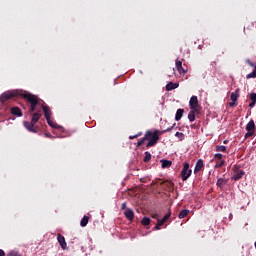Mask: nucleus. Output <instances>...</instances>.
Segmentation results:
<instances>
[{"label": "nucleus", "mask_w": 256, "mask_h": 256, "mask_svg": "<svg viewBox=\"0 0 256 256\" xmlns=\"http://www.w3.org/2000/svg\"><path fill=\"white\" fill-rule=\"evenodd\" d=\"M20 97L25 99L27 103H30L29 113H34L37 111L38 105L41 107V102H39V97H37V95H34L28 91L20 90Z\"/></svg>", "instance_id": "nucleus-1"}, {"label": "nucleus", "mask_w": 256, "mask_h": 256, "mask_svg": "<svg viewBox=\"0 0 256 256\" xmlns=\"http://www.w3.org/2000/svg\"><path fill=\"white\" fill-rule=\"evenodd\" d=\"M30 113L32 115L31 121H24L23 125L28 131H30V133H38L39 127L35 125H37V122L39 121V119H41L43 114L41 110H37L36 112Z\"/></svg>", "instance_id": "nucleus-2"}, {"label": "nucleus", "mask_w": 256, "mask_h": 256, "mask_svg": "<svg viewBox=\"0 0 256 256\" xmlns=\"http://www.w3.org/2000/svg\"><path fill=\"white\" fill-rule=\"evenodd\" d=\"M21 96V90H8L1 94L0 103H7L10 99Z\"/></svg>", "instance_id": "nucleus-3"}, {"label": "nucleus", "mask_w": 256, "mask_h": 256, "mask_svg": "<svg viewBox=\"0 0 256 256\" xmlns=\"http://www.w3.org/2000/svg\"><path fill=\"white\" fill-rule=\"evenodd\" d=\"M148 141L149 142L146 144L147 149L155 147V145H157V141H159V131L155 130L154 132H151V137Z\"/></svg>", "instance_id": "nucleus-4"}, {"label": "nucleus", "mask_w": 256, "mask_h": 256, "mask_svg": "<svg viewBox=\"0 0 256 256\" xmlns=\"http://www.w3.org/2000/svg\"><path fill=\"white\" fill-rule=\"evenodd\" d=\"M247 133L244 135L245 139H249V137H253L255 135V121L250 120L246 125Z\"/></svg>", "instance_id": "nucleus-5"}, {"label": "nucleus", "mask_w": 256, "mask_h": 256, "mask_svg": "<svg viewBox=\"0 0 256 256\" xmlns=\"http://www.w3.org/2000/svg\"><path fill=\"white\" fill-rule=\"evenodd\" d=\"M191 173H193V171L189 169V163L185 162L180 174L182 181H187L188 178L191 177Z\"/></svg>", "instance_id": "nucleus-6"}, {"label": "nucleus", "mask_w": 256, "mask_h": 256, "mask_svg": "<svg viewBox=\"0 0 256 256\" xmlns=\"http://www.w3.org/2000/svg\"><path fill=\"white\" fill-rule=\"evenodd\" d=\"M189 106L191 110H197L199 107V99L197 96H192L189 101Z\"/></svg>", "instance_id": "nucleus-7"}, {"label": "nucleus", "mask_w": 256, "mask_h": 256, "mask_svg": "<svg viewBox=\"0 0 256 256\" xmlns=\"http://www.w3.org/2000/svg\"><path fill=\"white\" fill-rule=\"evenodd\" d=\"M57 241L61 247V249H63V251H66L67 249V242L65 241V236L58 234L57 235Z\"/></svg>", "instance_id": "nucleus-8"}, {"label": "nucleus", "mask_w": 256, "mask_h": 256, "mask_svg": "<svg viewBox=\"0 0 256 256\" xmlns=\"http://www.w3.org/2000/svg\"><path fill=\"white\" fill-rule=\"evenodd\" d=\"M176 69L180 75H185V73H187V70L183 68V62L179 59L176 60Z\"/></svg>", "instance_id": "nucleus-9"}, {"label": "nucleus", "mask_w": 256, "mask_h": 256, "mask_svg": "<svg viewBox=\"0 0 256 256\" xmlns=\"http://www.w3.org/2000/svg\"><path fill=\"white\" fill-rule=\"evenodd\" d=\"M243 175H245V171L237 169L234 171L232 179H234V181H239V179H243Z\"/></svg>", "instance_id": "nucleus-10"}, {"label": "nucleus", "mask_w": 256, "mask_h": 256, "mask_svg": "<svg viewBox=\"0 0 256 256\" xmlns=\"http://www.w3.org/2000/svg\"><path fill=\"white\" fill-rule=\"evenodd\" d=\"M171 217V209H169L168 213L162 218V219H158L157 224L162 227V225H165V223H167V221H169V218Z\"/></svg>", "instance_id": "nucleus-11"}, {"label": "nucleus", "mask_w": 256, "mask_h": 256, "mask_svg": "<svg viewBox=\"0 0 256 256\" xmlns=\"http://www.w3.org/2000/svg\"><path fill=\"white\" fill-rule=\"evenodd\" d=\"M124 215L128 221H133L135 219V212L131 208H127L126 211H124Z\"/></svg>", "instance_id": "nucleus-12"}, {"label": "nucleus", "mask_w": 256, "mask_h": 256, "mask_svg": "<svg viewBox=\"0 0 256 256\" xmlns=\"http://www.w3.org/2000/svg\"><path fill=\"white\" fill-rule=\"evenodd\" d=\"M10 112L12 115H15L16 117H23V112H21V108L20 107H12L10 109Z\"/></svg>", "instance_id": "nucleus-13"}, {"label": "nucleus", "mask_w": 256, "mask_h": 256, "mask_svg": "<svg viewBox=\"0 0 256 256\" xmlns=\"http://www.w3.org/2000/svg\"><path fill=\"white\" fill-rule=\"evenodd\" d=\"M149 139H151V131L148 130L145 136L140 141H138L137 147H141V145H143L145 141H149Z\"/></svg>", "instance_id": "nucleus-14"}, {"label": "nucleus", "mask_w": 256, "mask_h": 256, "mask_svg": "<svg viewBox=\"0 0 256 256\" xmlns=\"http://www.w3.org/2000/svg\"><path fill=\"white\" fill-rule=\"evenodd\" d=\"M40 107L43 109L45 119L49 120V118H51V110H49V107L43 104H40Z\"/></svg>", "instance_id": "nucleus-15"}, {"label": "nucleus", "mask_w": 256, "mask_h": 256, "mask_svg": "<svg viewBox=\"0 0 256 256\" xmlns=\"http://www.w3.org/2000/svg\"><path fill=\"white\" fill-rule=\"evenodd\" d=\"M203 167H204L203 160L199 159V160L196 162V166H195V169H194V173H199V171H201V169H203Z\"/></svg>", "instance_id": "nucleus-16"}, {"label": "nucleus", "mask_w": 256, "mask_h": 256, "mask_svg": "<svg viewBox=\"0 0 256 256\" xmlns=\"http://www.w3.org/2000/svg\"><path fill=\"white\" fill-rule=\"evenodd\" d=\"M178 87H179V83L169 82L166 85V91H173V89H177Z\"/></svg>", "instance_id": "nucleus-17"}, {"label": "nucleus", "mask_w": 256, "mask_h": 256, "mask_svg": "<svg viewBox=\"0 0 256 256\" xmlns=\"http://www.w3.org/2000/svg\"><path fill=\"white\" fill-rule=\"evenodd\" d=\"M216 185H217V187H219L220 189H223V187H225V185H227V179L218 178Z\"/></svg>", "instance_id": "nucleus-18"}, {"label": "nucleus", "mask_w": 256, "mask_h": 256, "mask_svg": "<svg viewBox=\"0 0 256 256\" xmlns=\"http://www.w3.org/2000/svg\"><path fill=\"white\" fill-rule=\"evenodd\" d=\"M183 113H185L184 109L179 108L176 112L175 115V121H181L182 117H183Z\"/></svg>", "instance_id": "nucleus-19"}, {"label": "nucleus", "mask_w": 256, "mask_h": 256, "mask_svg": "<svg viewBox=\"0 0 256 256\" xmlns=\"http://www.w3.org/2000/svg\"><path fill=\"white\" fill-rule=\"evenodd\" d=\"M251 103L249 104V107H255V104H256V93L255 92H252L250 94V97H249Z\"/></svg>", "instance_id": "nucleus-20"}, {"label": "nucleus", "mask_w": 256, "mask_h": 256, "mask_svg": "<svg viewBox=\"0 0 256 256\" xmlns=\"http://www.w3.org/2000/svg\"><path fill=\"white\" fill-rule=\"evenodd\" d=\"M239 89H236L235 92H232L230 95L231 101L237 102V99H239Z\"/></svg>", "instance_id": "nucleus-21"}, {"label": "nucleus", "mask_w": 256, "mask_h": 256, "mask_svg": "<svg viewBox=\"0 0 256 256\" xmlns=\"http://www.w3.org/2000/svg\"><path fill=\"white\" fill-rule=\"evenodd\" d=\"M162 163V169H168V167H171L173 165V162L170 160H161Z\"/></svg>", "instance_id": "nucleus-22"}, {"label": "nucleus", "mask_w": 256, "mask_h": 256, "mask_svg": "<svg viewBox=\"0 0 256 256\" xmlns=\"http://www.w3.org/2000/svg\"><path fill=\"white\" fill-rule=\"evenodd\" d=\"M187 215H189V210L184 209V210H182V211L178 214V217H179V219H185V217H187Z\"/></svg>", "instance_id": "nucleus-23"}, {"label": "nucleus", "mask_w": 256, "mask_h": 256, "mask_svg": "<svg viewBox=\"0 0 256 256\" xmlns=\"http://www.w3.org/2000/svg\"><path fill=\"white\" fill-rule=\"evenodd\" d=\"M89 223V217L88 216H84L81 221H80V225L81 227H87V224Z\"/></svg>", "instance_id": "nucleus-24"}, {"label": "nucleus", "mask_w": 256, "mask_h": 256, "mask_svg": "<svg viewBox=\"0 0 256 256\" xmlns=\"http://www.w3.org/2000/svg\"><path fill=\"white\" fill-rule=\"evenodd\" d=\"M195 111H197V110H190V112L188 114V119H189L190 123H193V121H195Z\"/></svg>", "instance_id": "nucleus-25"}, {"label": "nucleus", "mask_w": 256, "mask_h": 256, "mask_svg": "<svg viewBox=\"0 0 256 256\" xmlns=\"http://www.w3.org/2000/svg\"><path fill=\"white\" fill-rule=\"evenodd\" d=\"M246 79H256V64L254 70L251 73L247 74Z\"/></svg>", "instance_id": "nucleus-26"}, {"label": "nucleus", "mask_w": 256, "mask_h": 256, "mask_svg": "<svg viewBox=\"0 0 256 256\" xmlns=\"http://www.w3.org/2000/svg\"><path fill=\"white\" fill-rule=\"evenodd\" d=\"M141 223H142V225H144V227H147V225H150V224H151V218H149V217H144V218L141 220Z\"/></svg>", "instance_id": "nucleus-27"}, {"label": "nucleus", "mask_w": 256, "mask_h": 256, "mask_svg": "<svg viewBox=\"0 0 256 256\" xmlns=\"http://www.w3.org/2000/svg\"><path fill=\"white\" fill-rule=\"evenodd\" d=\"M223 165H225V160H216L215 169H220Z\"/></svg>", "instance_id": "nucleus-28"}, {"label": "nucleus", "mask_w": 256, "mask_h": 256, "mask_svg": "<svg viewBox=\"0 0 256 256\" xmlns=\"http://www.w3.org/2000/svg\"><path fill=\"white\" fill-rule=\"evenodd\" d=\"M143 161L144 163H149V161H151V154L149 152H145Z\"/></svg>", "instance_id": "nucleus-29"}, {"label": "nucleus", "mask_w": 256, "mask_h": 256, "mask_svg": "<svg viewBox=\"0 0 256 256\" xmlns=\"http://www.w3.org/2000/svg\"><path fill=\"white\" fill-rule=\"evenodd\" d=\"M175 137L180 139V141H183V139H185V134H183V132H176Z\"/></svg>", "instance_id": "nucleus-30"}, {"label": "nucleus", "mask_w": 256, "mask_h": 256, "mask_svg": "<svg viewBox=\"0 0 256 256\" xmlns=\"http://www.w3.org/2000/svg\"><path fill=\"white\" fill-rule=\"evenodd\" d=\"M216 151L225 153V151H227V146H216Z\"/></svg>", "instance_id": "nucleus-31"}, {"label": "nucleus", "mask_w": 256, "mask_h": 256, "mask_svg": "<svg viewBox=\"0 0 256 256\" xmlns=\"http://www.w3.org/2000/svg\"><path fill=\"white\" fill-rule=\"evenodd\" d=\"M214 159H217V161L223 160V154H221V153L215 154V155H214Z\"/></svg>", "instance_id": "nucleus-32"}, {"label": "nucleus", "mask_w": 256, "mask_h": 256, "mask_svg": "<svg viewBox=\"0 0 256 256\" xmlns=\"http://www.w3.org/2000/svg\"><path fill=\"white\" fill-rule=\"evenodd\" d=\"M175 125L176 124L174 123L171 127L167 128L166 130H163L162 133H169V132L173 131V128L175 127Z\"/></svg>", "instance_id": "nucleus-33"}, {"label": "nucleus", "mask_w": 256, "mask_h": 256, "mask_svg": "<svg viewBox=\"0 0 256 256\" xmlns=\"http://www.w3.org/2000/svg\"><path fill=\"white\" fill-rule=\"evenodd\" d=\"M46 121H47V123H48V125H49L50 127L55 128V124H54L53 121L51 120V117H50L49 119H46Z\"/></svg>", "instance_id": "nucleus-34"}, {"label": "nucleus", "mask_w": 256, "mask_h": 256, "mask_svg": "<svg viewBox=\"0 0 256 256\" xmlns=\"http://www.w3.org/2000/svg\"><path fill=\"white\" fill-rule=\"evenodd\" d=\"M8 256H21V254L17 251H11Z\"/></svg>", "instance_id": "nucleus-35"}, {"label": "nucleus", "mask_w": 256, "mask_h": 256, "mask_svg": "<svg viewBox=\"0 0 256 256\" xmlns=\"http://www.w3.org/2000/svg\"><path fill=\"white\" fill-rule=\"evenodd\" d=\"M121 209H122V211H126V209H127V202H123L122 203Z\"/></svg>", "instance_id": "nucleus-36"}, {"label": "nucleus", "mask_w": 256, "mask_h": 256, "mask_svg": "<svg viewBox=\"0 0 256 256\" xmlns=\"http://www.w3.org/2000/svg\"><path fill=\"white\" fill-rule=\"evenodd\" d=\"M152 219H156V221H158L159 214H157V213L152 214Z\"/></svg>", "instance_id": "nucleus-37"}, {"label": "nucleus", "mask_w": 256, "mask_h": 256, "mask_svg": "<svg viewBox=\"0 0 256 256\" xmlns=\"http://www.w3.org/2000/svg\"><path fill=\"white\" fill-rule=\"evenodd\" d=\"M236 105H237V103L235 101L229 102L230 107H235Z\"/></svg>", "instance_id": "nucleus-38"}, {"label": "nucleus", "mask_w": 256, "mask_h": 256, "mask_svg": "<svg viewBox=\"0 0 256 256\" xmlns=\"http://www.w3.org/2000/svg\"><path fill=\"white\" fill-rule=\"evenodd\" d=\"M159 229H161V226L156 224V226L154 227V231H159Z\"/></svg>", "instance_id": "nucleus-39"}, {"label": "nucleus", "mask_w": 256, "mask_h": 256, "mask_svg": "<svg viewBox=\"0 0 256 256\" xmlns=\"http://www.w3.org/2000/svg\"><path fill=\"white\" fill-rule=\"evenodd\" d=\"M129 139H130V140L137 139V134H136V135H133V136H129Z\"/></svg>", "instance_id": "nucleus-40"}, {"label": "nucleus", "mask_w": 256, "mask_h": 256, "mask_svg": "<svg viewBox=\"0 0 256 256\" xmlns=\"http://www.w3.org/2000/svg\"><path fill=\"white\" fill-rule=\"evenodd\" d=\"M0 256H5V251H3L2 249H0Z\"/></svg>", "instance_id": "nucleus-41"}, {"label": "nucleus", "mask_w": 256, "mask_h": 256, "mask_svg": "<svg viewBox=\"0 0 256 256\" xmlns=\"http://www.w3.org/2000/svg\"><path fill=\"white\" fill-rule=\"evenodd\" d=\"M142 135H143V133L139 132L138 134H136V137L138 138V137H141Z\"/></svg>", "instance_id": "nucleus-42"}, {"label": "nucleus", "mask_w": 256, "mask_h": 256, "mask_svg": "<svg viewBox=\"0 0 256 256\" xmlns=\"http://www.w3.org/2000/svg\"><path fill=\"white\" fill-rule=\"evenodd\" d=\"M248 63H249V65H250L251 67L254 66V65H253V62L249 61Z\"/></svg>", "instance_id": "nucleus-43"}, {"label": "nucleus", "mask_w": 256, "mask_h": 256, "mask_svg": "<svg viewBox=\"0 0 256 256\" xmlns=\"http://www.w3.org/2000/svg\"><path fill=\"white\" fill-rule=\"evenodd\" d=\"M232 217H233V214H230V217H229V218L232 219Z\"/></svg>", "instance_id": "nucleus-44"}, {"label": "nucleus", "mask_w": 256, "mask_h": 256, "mask_svg": "<svg viewBox=\"0 0 256 256\" xmlns=\"http://www.w3.org/2000/svg\"><path fill=\"white\" fill-rule=\"evenodd\" d=\"M47 137L51 136V134H46Z\"/></svg>", "instance_id": "nucleus-45"}, {"label": "nucleus", "mask_w": 256, "mask_h": 256, "mask_svg": "<svg viewBox=\"0 0 256 256\" xmlns=\"http://www.w3.org/2000/svg\"><path fill=\"white\" fill-rule=\"evenodd\" d=\"M47 137L51 136V134H46Z\"/></svg>", "instance_id": "nucleus-46"}, {"label": "nucleus", "mask_w": 256, "mask_h": 256, "mask_svg": "<svg viewBox=\"0 0 256 256\" xmlns=\"http://www.w3.org/2000/svg\"><path fill=\"white\" fill-rule=\"evenodd\" d=\"M47 137L51 136V134H46Z\"/></svg>", "instance_id": "nucleus-47"}, {"label": "nucleus", "mask_w": 256, "mask_h": 256, "mask_svg": "<svg viewBox=\"0 0 256 256\" xmlns=\"http://www.w3.org/2000/svg\"><path fill=\"white\" fill-rule=\"evenodd\" d=\"M224 143H227V140H224Z\"/></svg>", "instance_id": "nucleus-48"}]
</instances>
